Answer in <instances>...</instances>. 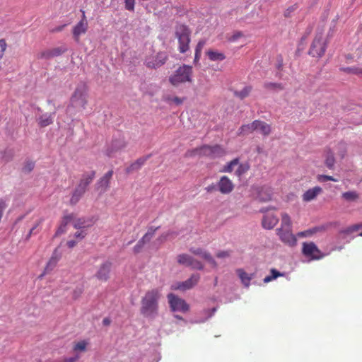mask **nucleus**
Instances as JSON below:
<instances>
[{
    "label": "nucleus",
    "mask_w": 362,
    "mask_h": 362,
    "mask_svg": "<svg viewBox=\"0 0 362 362\" xmlns=\"http://www.w3.org/2000/svg\"><path fill=\"white\" fill-rule=\"evenodd\" d=\"M136 0H124L125 9L129 11H134Z\"/></svg>",
    "instance_id": "nucleus-49"
},
{
    "label": "nucleus",
    "mask_w": 362,
    "mask_h": 362,
    "mask_svg": "<svg viewBox=\"0 0 362 362\" xmlns=\"http://www.w3.org/2000/svg\"><path fill=\"white\" fill-rule=\"evenodd\" d=\"M200 275L193 274L188 279L182 282H177L172 285V289L186 291L193 288L199 281Z\"/></svg>",
    "instance_id": "nucleus-9"
},
{
    "label": "nucleus",
    "mask_w": 362,
    "mask_h": 362,
    "mask_svg": "<svg viewBox=\"0 0 362 362\" xmlns=\"http://www.w3.org/2000/svg\"><path fill=\"white\" fill-rule=\"evenodd\" d=\"M278 221L277 216L272 214H267L263 216L262 225L264 228L270 230L277 224Z\"/></svg>",
    "instance_id": "nucleus-18"
},
{
    "label": "nucleus",
    "mask_w": 362,
    "mask_h": 362,
    "mask_svg": "<svg viewBox=\"0 0 362 362\" xmlns=\"http://www.w3.org/2000/svg\"><path fill=\"white\" fill-rule=\"evenodd\" d=\"M95 177V171L91 170L89 172H85L81 175L77 187L85 190L88 189V186L93 182Z\"/></svg>",
    "instance_id": "nucleus-14"
},
{
    "label": "nucleus",
    "mask_w": 362,
    "mask_h": 362,
    "mask_svg": "<svg viewBox=\"0 0 362 362\" xmlns=\"http://www.w3.org/2000/svg\"><path fill=\"white\" fill-rule=\"evenodd\" d=\"M276 233L280 240L285 244L289 246H294L296 244L297 240L292 233L291 229L283 230L282 228H277Z\"/></svg>",
    "instance_id": "nucleus-11"
},
{
    "label": "nucleus",
    "mask_w": 362,
    "mask_h": 362,
    "mask_svg": "<svg viewBox=\"0 0 362 362\" xmlns=\"http://www.w3.org/2000/svg\"><path fill=\"white\" fill-rule=\"evenodd\" d=\"M13 157V151L11 149H6L0 151V158L5 163L9 162Z\"/></svg>",
    "instance_id": "nucleus-36"
},
{
    "label": "nucleus",
    "mask_w": 362,
    "mask_h": 362,
    "mask_svg": "<svg viewBox=\"0 0 362 362\" xmlns=\"http://www.w3.org/2000/svg\"><path fill=\"white\" fill-rule=\"evenodd\" d=\"M279 228H282L283 230L291 229V221L287 214H282L281 224Z\"/></svg>",
    "instance_id": "nucleus-34"
},
{
    "label": "nucleus",
    "mask_w": 362,
    "mask_h": 362,
    "mask_svg": "<svg viewBox=\"0 0 362 362\" xmlns=\"http://www.w3.org/2000/svg\"><path fill=\"white\" fill-rule=\"evenodd\" d=\"M167 298L172 311L186 313L189 310V307L186 301L174 293H169Z\"/></svg>",
    "instance_id": "nucleus-6"
},
{
    "label": "nucleus",
    "mask_w": 362,
    "mask_h": 362,
    "mask_svg": "<svg viewBox=\"0 0 362 362\" xmlns=\"http://www.w3.org/2000/svg\"><path fill=\"white\" fill-rule=\"evenodd\" d=\"M175 35L178 40V49L180 53H185L189 49V45L191 41V30L183 24L175 26Z\"/></svg>",
    "instance_id": "nucleus-3"
},
{
    "label": "nucleus",
    "mask_w": 362,
    "mask_h": 362,
    "mask_svg": "<svg viewBox=\"0 0 362 362\" xmlns=\"http://www.w3.org/2000/svg\"><path fill=\"white\" fill-rule=\"evenodd\" d=\"M302 252L310 261L320 259L325 256L313 242L303 243Z\"/></svg>",
    "instance_id": "nucleus-7"
},
{
    "label": "nucleus",
    "mask_w": 362,
    "mask_h": 362,
    "mask_svg": "<svg viewBox=\"0 0 362 362\" xmlns=\"http://www.w3.org/2000/svg\"><path fill=\"white\" fill-rule=\"evenodd\" d=\"M230 255V251H219L218 252H217L216 254V257L218 258H226V257H228Z\"/></svg>",
    "instance_id": "nucleus-59"
},
{
    "label": "nucleus",
    "mask_w": 362,
    "mask_h": 362,
    "mask_svg": "<svg viewBox=\"0 0 362 362\" xmlns=\"http://www.w3.org/2000/svg\"><path fill=\"white\" fill-rule=\"evenodd\" d=\"M342 197L346 201H354L358 197V194L354 191H349L342 194Z\"/></svg>",
    "instance_id": "nucleus-43"
},
{
    "label": "nucleus",
    "mask_w": 362,
    "mask_h": 362,
    "mask_svg": "<svg viewBox=\"0 0 362 362\" xmlns=\"http://www.w3.org/2000/svg\"><path fill=\"white\" fill-rule=\"evenodd\" d=\"M50 49L54 57H58L66 51V48L64 47H58Z\"/></svg>",
    "instance_id": "nucleus-48"
},
{
    "label": "nucleus",
    "mask_w": 362,
    "mask_h": 362,
    "mask_svg": "<svg viewBox=\"0 0 362 362\" xmlns=\"http://www.w3.org/2000/svg\"><path fill=\"white\" fill-rule=\"evenodd\" d=\"M264 87L266 89L274 90H280L284 88V86L281 83H272V82H265L264 83Z\"/></svg>",
    "instance_id": "nucleus-39"
},
{
    "label": "nucleus",
    "mask_w": 362,
    "mask_h": 362,
    "mask_svg": "<svg viewBox=\"0 0 362 362\" xmlns=\"http://www.w3.org/2000/svg\"><path fill=\"white\" fill-rule=\"evenodd\" d=\"M76 241H75V240H69L67 242V245L70 248L74 247V246H76Z\"/></svg>",
    "instance_id": "nucleus-64"
},
{
    "label": "nucleus",
    "mask_w": 362,
    "mask_h": 362,
    "mask_svg": "<svg viewBox=\"0 0 362 362\" xmlns=\"http://www.w3.org/2000/svg\"><path fill=\"white\" fill-rule=\"evenodd\" d=\"M39 57L41 59H49L53 58L51 49H46L40 53Z\"/></svg>",
    "instance_id": "nucleus-50"
},
{
    "label": "nucleus",
    "mask_w": 362,
    "mask_h": 362,
    "mask_svg": "<svg viewBox=\"0 0 362 362\" xmlns=\"http://www.w3.org/2000/svg\"><path fill=\"white\" fill-rule=\"evenodd\" d=\"M177 262L185 267H189L192 269L202 270L204 264L198 259L194 258L187 254L179 255L177 257Z\"/></svg>",
    "instance_id": "nucleus-8"
},
{
    "label": "nucleus",
    "mask_w": 362,
    "mask_h": 362,
    "mask_svg": "<svg viewBox=\"0 0 362 362\" xmlns=\"http://www.w3.org/2000/svg\"><path fill=\"white\" fill-rule=\"evenodd\" d=\"M74 219V214H68L64 215L62 217V219L61 221L60 225L59 228H57L54 236H59L63 233H64L66 231V226Z\"/></svg>",
    "instance_id": "nucleus-16"
},
{
    "label": "nucleus",
    "mask_w": 362,
    "mask_h": 362,
    "mask_svg": "<svg viewBox=\"0 0 362 362\" xmlns=\"http://www.w3.org/2000/svg\"><path fill=\"white\" fill-rule=\"evenodd\" d=\"M35 167V163L32 160H28L25 161V165L23 168V171L25 173L31 172Z\"/></svg>",
    "instance_id": "nucleus-47"
},
{
    "label": "nucleus",
    "mask_w": 362,
    "mask_h": 362,
    "mask_svg": "<svg viewBox=\"0 0 362 362\" xmlns=\"http://www.w3.org/2000/svg\"><path fill=\"white\" fill-rule=\"evenodd\" d=\"M361 228H362V223L355 224L341 230V233L344 234H351Z\"/></svg>",
    "instance_id": "nucleus-44"
},
{
    "label": "nucleus",
    "mask_w": 362,
    "mask_h": 362,
    "mask_svg": "<svg viewBox=\"0 0 362 362\" xmlns=\"http://www.w3.org/2000/svg\"><path fill=\"white\" fill-rule=\"evenodd\" d=\"M257 132L264 136H267L271 132V127L263 121L257 120Z\"/></svg>",
    "instance_id": "nucleus-30"
},
{
    "label": "nucleus",
    "mask_w": 362,
    "mask_h": 362,
    "mask_svg": "<svg viewBox=\"0 0 362 362\" xmlns=\"http://www.w3.org/2000/svg\"><path fill=\"white\" fill-rule=\"evenodd\" d=\"M206 44V41L204 40H199L196 46L195 51L196 52H202V50L204 46Z\"/></svg>",
    "instance_id": "nucleus-58"
},
{
    "label": "nucleus",
    "mask_w": 362,
    "mask_h": 362,
    "mask_svg": "<svg viewBox=\"0 0 362 362\" xmlns=\"http://www.w3.org/2000/svg\"><path fill=\"white\" fill-rule=\"evenodd\" d=\"M149 158V156L141 157L138 158L135 162L132 163L127 168V173H129L134 171L139 170L142 165L145 163L147 159Z\"/></svg>",
    "instance_id": "nucleus-27"
},
{
    "label": "nucleus",
    "mask_w": 362,
    "mask_h": 362,
    "mask_svg": "<svg viewBox=\"0 0 362 362\" xmlns=\"http://www.w3.org/2000/svg\"><path fill=\"white\" fill-rule=\"evenodd\" d=\"M340 69L346 73H351L362 76V69L356 67H343L341 68Z\"/></svg>",
    "instance_id": "nucleus-45"
},
{
    "label": "nucleus",
    "mask_w": 362,
    "mask_h": 362,
    "mask_svg": "<svg viewBox=\"0 0 362 362\" xmlns=\"http://www.w3.org/2000/svg\"><path fill=\"white\" fill-rule=\"evenodd\" d=\"M243 35L240 31H236L228 38V40L230 42H235Z\"/></svg>",
    "instance_id": "nucleus-54"
},
{
    "label": "nucleus",
    "mask_w": 362,
    "mask_h": 362,
    "mask_svg": "<svg viewBox=\"0 0 362 362\" xmlns=\"http://www.w3.org/2000/svg\"><path fill=\"white\" fill-rule=\"evenodd\" d=\"M216 311V308H213L211 310H204V313L207 315V317L204 320H199V321H197V322H204L206 320H207L209 317H211L215 313Z\"/></svg>",
    "instance_id": "nucleus-53"
},
{
    "label": "nucleus",
    "mask_w": 362,
    "mask_h": 362,
    "mask_svg": "<svg viewBox=\"0 0 362 362\" xmlns=\"http://www.w3.org/2000/svg\"><path fill=\"white\" fill-rule=\"evenodd\" d=\"M239 160L238 158H235L227 163L226 165L223 167V169L221 172L223 173H230L233 171V168L238 164Z\"/></svg>",
    "instance_id": "nucleus-40"
},
{
    "label": "nucleus",
    "mask_w": 362,
    "mask_h": 362,
    "mask_svg": "<svg viewBox=\"0 0 362 362\" xmlns=\"http://www.w3.org/2000/svg\"><path fill=\"white\" fill-rule=\"evenodd\" d=\"M206 54L209 59L213 62H221L226 59V56L223 52L216 50H209Z\"/></svg>",
    "instance_id": "nucleus-31"
},
{
    "label": "nucleus",
    "mask_w": 362,
    "mask_h": 362,
    "mask_svg": "<svg viewBox=\"0 0 362 362\" xmlns=\"http://www.w3.org/2000/svg\"><path fill=\"white\" fill-rule=\"evenodd\" d=\"M225 154L223 148L218 144L211 146V158H218Z\"/></svg>",
    "instance_id": "nucleus-33"
},
{
    "label": "nucleus",
    "mask_w": 362,
    "mask_h": 362,
    "mask_svg": "<svg viewBox=\"0 0 362 362\" xmlns=\"http://www.w3.org/2000/svg\"><path fill=\"white\" fill-rule=\"evenodd\" d=\"M192 67L188 65L180 66L172 75L169 81L173 86H177L180 83L190 82L192 81Z\"/></svg>",
    "instance_id": "nucleus-4"
},
{
    "label": "nucleus",
    "mask_w": 362,
    "mask_h": 362,
    "mask_svg": "<svg viewBox=\"0 0 362 362\" xmlns=\"http://www.w3.org/2000/svg\"><path fill=\"white\" fill-rule=\"evenodd\" d=\"M335 163V159L332 152L329 151L327 153L325 165L329 169H333Z\"/></svg>",
    "instance_id": "nucleus-38"
},
{
    "label": "nucleus",
    "mask_w": 362,
    "mask_h": 362,
    "mask_svg": "<svg viewBox=\"0 0 362 362\" xmlns=\"http://www.w3.org/2000/svg\"><path fill=\"white\" fill-rule=\"evenodd\" d=\"M205 189L207 192L211 193L213 192L218 191V183L216 184H211L206 187H205Z\"/></svg>",
    "instance_id": "nucleus-56"
},
{
    "label": "nucleus",
    "mask_w": 362,
    "mask_h": 362,
    "mask_svg": "<svg viewBox=\"0 0 362 362\" xmlns=\"http://www.w3.org/2000/svg\"><path fill=\"white\" fill-rule=\"evenodd\" d=\"M94 221L93 218H79L74 221L73 226L76 229H83L93 226Z\"/></svg>",
    "instance_id": "nucleus-22"
},
{
    "label": "nucleus",
    "mask_w": 362,
    "mask_h": 362,
    "mask_svg": "<svg viewBox=\"0 0 362 362\" xmlns=\"http://www.w3.org/2000/svg\"><path fill=\"white\" fill-rule=\"evenodd\" d=\"M144 245L145 244L141 240H139L136 244V245L134 247V252L135 253L139 252Z\"/></svg>",
    "instance_id": "nucleus-57"
},
{
    "label": "nucleus",
    "mask_w": 362,
    "mask_h": 362,
    "mask_svg": "<svg viewBox=\"0 0 362 362\" xmlns=\"http://www.w3.org/2000/svg\"><path fill=\"white\" fill-rule=\"evenodd\" d=\"M126 146L125 141L122 138L114 139L112 141L111 146L107 150L108 156H112V153L124 148Z\"/></svg>",
    "instance_id": "nucleus-23"
},
{
    "label": "nucleus",
    "mask_w": 362,
    "mask_h": 362,
    "mask_svg": "<svg viewBox=\"0 0 362 362\" xmlns=\"http://www.w3.org/2000/svg\"><path fill=\"white\" fill-rule=\"evenodd\" d=\"M257 199L260 202H266L272 199V190L269 187H262L258 192Z\"/></svg>",
    "instance_id": "nucleus-26"
},
{
    "label": "nucleus",
    "mask_w": 362,
    "mask_h": 362,
    "mask_svg": "<svg viewBox=\"0 0 362 362\" xmlns=\"http://www.w3.org/2000/svg\"><path fill=\"white\" fill-rule=\"evenodd\" d=\"M194 154L211 158V146L204 145L200 148H197L193 151Z\"/></svg>",
    "instance_id": "nucleus-32"
},
{
    "label": "nucleus",
    "mask_w": 362,
    "mask_h": 362,
    "mask_svg": "<svg viewBox=\"0 0 362 362\" xmlns=\"http://www.w3.org/2000/svg\"><path fill=\"white\" fill-rule=\"evenodd\" d=\"M252 88L250 86H245L243 90L240 91H235V95L243 99L246 98L250 93Z\"/></svg>",
    "instance_id": "nucleus-42"
},
{
    "label": "nucleus",
    "mask_w": 362,
    "mask_h": 362,
    "mask_svg": "<svg viewBox=\"0 0 362 362\" xmlns=\"http://www.w3.org/2000/svg\"><path fill=\"white\" fill-rule=\"evenodd\" d=\"M112 175L113 171L109 170L97 182L95 187L98 190H100V193H104L106 192L109 187L110 180Z\"/></svg>",
    "instance_id": "nucleus-15"
},
{
    "label": "nucleus",
    "mask_w": 362,
    "mask_h": 362,
    "mask_svg": "<svg viewBox=\"0 0 362 362\" xmlns=\"http://www.w3.org/2000/svg\"><path fill=\"white\" fill-rule=\"evenodd\" d=\"M218 183V191L223 194H230L234 189V185L233 182L227 177H221Z\"/></svg>",
    "instance_id": "nucleus-13"
},
{
    "label": "nucleus",
    "mask_w": 362,
    "mask_h": 362,
    "mask_svg": "<svg viewBox=\"0 0 362 362\" xmlns=\"http://www.w3.org/2000/svg\"><path fill=\"white\" fill-rule=\"evenodd\" d=\"M86 343L84 341H81L78 342L74 346V349L76 351H83L86 349Z\"/></svg>",
    "instance_id": "nucleus-51"
},
{
    "label": "nucleus",
    "mask_w": 362,
    "mask_h": 362,
    "mask_svg": "<svg viewBox=\"0 0 362 362\" xmlns=\"http://www.w3.org/2000/svg\"><path fill=\"white\" fill-rule=\"evenodd\" d=\"M254 131H257V120L250 124L242 125L238 129V134H248Z\"/></svg>",
    "instance_id": "nucleus-29"
},
{
    "label": "nucleus",
    "mask_w": 362,
    "mask_h": 362,
    "mask_svg": "<svg viewBox=\"0 0 362 362\" xmlns=\"http://www.w3.org/2000/svg\"><path fill=\"white\" fill-rule=\"evenodd\" d=\"M322 192V187L319 186L314 187L308 189L303 194V200L306 202L314 200L319 194Z\"/></svg>",
    "instance_id": "nucleus-19"
},
{
    "label": "nucleus",
    "mask_w": 362,
    "mask_h": 362,
    "mask_svg": "<svg viewBox=\"0 0 362 362\" xmlns=\"http://www.w3.org/2000/svg\"><path fill=\"white\" fill-rule=\"evenodd\" d=\"M317 180L320 182H325L327 181H333V182L338 181L337 179H335L332 176L325 175H318L317 176Z\"/></svg>",
    "instance_id": "nucleus-46"
},
{
    "label": "nucleus",
    "mask_w": 362,
    "mask_h": 362,
    "mask_svg": "<svg viewBox=\"0 0 362 362\" xmlns=\"http://www.w3.org/2000/svg\"><path fill=\"white\" fill-rule=\"evenodd\" d=\"M86 191L78 187L77 186L74 189V190L72 192L71 199H70V204L72 206L76 205L81 198L83 197V195L85 194Z\"/></svg>",
    "instance_id": "nucleus-28"
},
{
    "label": "nucleus",
    "mask_w": 362,
    "mask_h": 362,
    "mask_svg": "<svg viewBox=\"0 0 362 362\" xmlns=\"http://www.w3.org/2000/svg\"><path fill=\"white\" fill-rule=\"evenodd\" d=\"M86 234L85 233H83V231L76 232L74 233V237L76 238L83 239L86 236Z\"/></svg>",
    "instance_id": "nucleus-61"
},
{
    "label": "nucleus",
    "mask_w": 362,
    "mask_h": 362,
    "mask_svg": "<svg viewBox=\"0 0 362 362\" xmlns=\"http://www.w3.org/2000/svg\"><path fill=\"white\" fill-rule=\"evenodd\" d=\"M110 268L111 264L110 262L103 263L97 272V278L100 280L106 281L108 279Z\"/></svg>",
    "instance_id": "nucleus-24"
},
{
    "label": "nucleus",
    "mask_w": 362,
    "mask_h": 362,
    "mask_svg": "<svg viewBox=\"0 0 362 362\" xmlns=\"http://www.w3.org/2000/svg\"><path fill=\"white\" fill-rule=\"evenodd\" d=\"M56 115V110L52 113H44L37 118V122L40 127H45L52 124Z\"/></svg>",
    "instance_id": "nucleus-17"
},
{
    "label": "nucleus",
    "mask_w": 362,
    "mask_h": 362,
    "mask_svg": "<svg viewBox=\"0 0 362 362\" xmlns=\"http://www.w3.org/2000/svg\"><path fill=\"white\" fill-rule=\"evenodd\" d=\"M166 100L169 103H175L176 105H180L183 102V100L180 98H178V97H170V96H168L167 98H166Z\"/></svg>",
    "instance_id": "nucleus-52"
},
{
    "label": "nucleus",
    "mask_w": 362,
    "mask_h": 362,
    "mask_svg": "<svg viewBox=\"0 0 362 362\" xmlns=\"http://www.w3.org/2000/svg\"><path fill=\"white\" fill-rule=\"evenodd\" d=\"M88 86L85 82L78 83L71 98L70 104L66 107L67 114L71 116L86 109L88 100Z\"/></svg>",
    "instance_id": "nucleus-1"
},
{
    "label": "nucleus",
    "mask_w": 362,
    "mask_h": 362,
    "mask_svg": "<svg viewBox=\"0 0 362 362\" xmlns=\"http://www.w3.org/2000/svg\"><path fill=\"white\" fill-rule=\"evenodd\" d=\"M159 227H157V228H153V227H151L148 228L147 233L142 237L141 239H140L144 244H146V243H148L151 238H153V236L155 234V232L158 230Z\"/></svg>",
    "instance_id": "nucleus-37"
},
{
    "label": "nucleus",
    "mask_w": 362,
    "mask_h": 362,
    "mask_svg": "<svg viewBox=\"0 0 362 362\" xmlns=\"http://www.w3.org/2000/svg\"><path fill=\"white\" fill-rule=\"evenodd\" d=\"M6 48V43L4 40H0V59L3 57Z\"/></svg>",
    "instance_id": "nucleus-55"
},
{
    "label": "nucleus",
    "mask_w": 362,
    "mask_h": 362,
    "mask_svg": "<svg viewBox=\"0 0 362 362\" xmlns=\"http://www.w3.org/2000/svg\"><path fill=\"white\" fill-rule=\"evenodd\" d=\"M78 359V356L66 358V362H76Z\"/></svg>",
    "instance_id": "nucleus-63"
},
{
    "label": "nucleus",
    "mask_w": 362,
    "mask_h": 362,
    "mask_svg": "<svg viewBox=\"0 0 362 362\" xmlns=\"http://www.w3.org/2000/svg\"><path fill=\"white\" fill-rule=\"evenodd\" d=\"M167 58L166 53L160 52L154 57H148L145 60V64L149 68L157 69L165 63Z\"/></svg>",
    "instance_id": "nucleus-10"
},
{
    "label": "nucleus",
    "mask_w": 362,
    "mask_h": 362,
    "mask_svg": "<svg viewBox=\"0 0 362 362\" xmlns=\"http://www.w3.org/2000/svg\"><path fill=\"white\" fill-rule=\"evenodd\" d=\"M160 298V293L158 289L147 291L141 299V313L146 317L155 318L158 315Z\"/></svg>",
    "instance_id": "nucleus-2"
},
{
    "label": "nucleus",
    "mask_w": 362,
    "mask_h": 362,
    "mask_svg": "<svg viewBox=\"0 0 362 362\" xmlns=\"http://www.w3.org/2000/svg\"><path fill=\"white\" fill-rule=\"evenodd\" d=\"M250 168L247 163H240L237 170H235V175L238 177L243 175Z\"/></svg>",
    "instance_id": "nucleus-41"
},
{
    "label": "nucleus",
    "mask_w": 362,
    "mask_h": 362,
    "mask_svg": "<svg viewBox=\"0 0 362 362\" xmlns=\"http://www.w3.org/2000/svg\"><path fill=\"white\" fill-rule=\"evenodd\" d=\"M235 272L240 279L243 285L245 288H248L250 285V281L253 279L255 274H248L243 269H237Z\"/></svg>",
    "instance_id": "nucleus-20"
},
{
    "label": "nucleus",
    "mask_w": 362,
    "mask_h": 362,
    "mask_svg": "<svg viewBox=\"0 0 362 362\" xmlns=\"http://www.w3.org/2000/svg\"><path fill=\"white\" fill-rule=\"evenodd\" d=\"M66 26V25H62L59 26H57L52 30V32L56 33V32H60L62 31L64 28Z\"/></svg>",
    "instance_id": "nucleus-62"
},
{
    "label": "nucleus",
    "mask_w": 362,
    "mask_h": 362,
    "mask_svg": "<svg viewBox=\"0 0 362 362\" xmlns=\"http://www.w3.org/2000/svg\"><path fill=\"white\" fill-rule=\"evenodd\" d=\"M327 49V42L323 39L322 33H317L309 49V54L313 57H321Z\"/></svg>",
    "instance_id": "nucleus-5"
},
{
    "label": "nucleus",
    "mask_w": 362,
    "mask_h": 362,
    "mask_svg": "<svg viewBox=\"0 0 362 362\" xmlns=\"http://www.w3.org/2000/svg\"><path fill=\"white\" fill-rule=\"evenodd\" d=\"M61 258V254L58 252L57 249H55L52 253V255L47 264L45 269V273H48L52 271L57 265L58 261Z\"/></svg>",
    "instance_id": "nucleus-25"
},
{
    "label": "nucleus",
    "mask_w": 362,
    "mask_h": 362,
    "mask_svg": "<svg viewBox=\"0 0 362 362\" xmlns=\"http://www.w3.org/2000/svg\"><path fill=\"white\" fill-rule=\"evenodd\" d=\"M42 220H40V221H39L37 223H36V224H35V226H33V227L30 230V232H29V233H28V235L27 238H29L31 236V235L33 234V233L34 232V230L37 228V226H39V224L42 222Z\"/></svg>",
    "instance_id": "nucleus-60"
},
{
    "label": "nucleus",
    "mask_w": 362,
    "mask_h": 362,
    "mask_svg": "<svg viewBox=\"0 0 362 362\" xmlns=\"http://www.w3.org/2000/svg\"><path fill=\"white\" fill-rule=\"evenodd\" d=\"M88 22L79 21L73 28V36L75 40H79L80 35L86 33Z\"/></svg>",
    "instance_id": "nucleus-21"
},
{
    "label": "nucleus",
    "mask_w": 362,
    "mask_h": 362,
    "mask_svg": "<svg viewBox=\"0 0 362 362\" xmlns=\"http://www.w3.org/2000/svg\"><path fill=\"white\" fill-rule=\"evenodd\" d=\"M189 252L206 260L214 268L217 267V262L206 250L200 247H190Z\"/></svg>",
    "instance_id": "nucleus-12"
},
{
    "label": "nucleus",
    "mask_w": 362,
    "mask_h": 362,
    "mask_svg": "<svg viewBox=\"0 0 362 362\" xmlns=\"http://www.w3.org/2000/svg\"><path fill=\"white\" fill-rule=\"evenodd\" d=\"M283 276H284V273H281L280 272L277 271L276 269H272L271 270V275L267 276L264 279L263 281H264V283H269V282L272 281V280L276 279L277 277Z\"/></svg>",
    "instance_id": "nucleus-35"
}]
</instances>
